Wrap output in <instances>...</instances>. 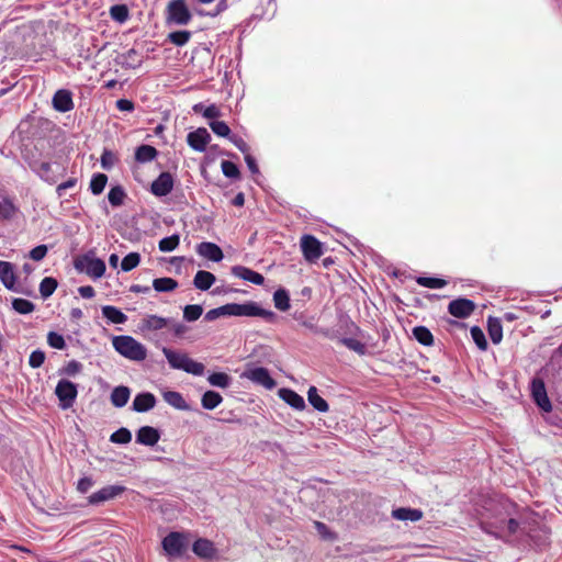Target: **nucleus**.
Instances as JSON below:
<instances>
[{
  "instance_id": "f257e3e1",
  "label": "nucleus",
  "mask_w": 562,
  "mask_h": 562,
  "mask_svg": "<svg viewBox=\"0 0 562 562\" xmlns=\"http://www.w3.org/2000/svg\"><path fill=\"white\" fill-rule=\"evenodd\" d=\"M220 316H259L265 318L267 322H273L276 319V314L272 311L261 308L256 302L251 301L244 304L228 303L210 310L205 314V319L212 322Z\"/></svg>"
},
{
  "instance_id": "f03ea898",
  "label": "nucleus",
  "mask_w": 562,
  "mask_h": 562,
  "mask_svg": "<svg viewBox=\"0 0 562 562\" xmlns=\"http://www.w3.org/2000/svg\"><path fill=\"white\" fill-rule=\"evenodd\" d=\"M161 351L172 369L183 370L193 375H202L204 373V364L194 361L187 353L178 352L167 347H162Z\"/></svg>"
},
{
  "instance_id": "7ed1b4c3",
  "label": "nucleus",
  "mask_w": 562,
  "mask_h": 562,
  "mask_svg": "<svg viewBox=\"0 0 562 562\" xmlns=\"http://www.w3.org/2000/svg\"><path fill=\"white\" fill-rule=\"evenodd\" d=\"M112 345L114 349L126 359L143 361L147 357L146 348L132 336H115L112 340Z\"/></svg>"
},
{
  "instance_id": "20e7f679",
  "label": "nucleus",
  "mask_w": 562,
  "mask_h": 562,
  "mask_svg": "<svg viewBox=\"0 0 562 562\" xmlns=\"http://www.w3.org/2000/svg\"><path fill=\"white\" fill-rule=\"evenodd\" d=\"M74 267L79 272H86L93 279L101 278L105 272V263L102 259L95 258L92 252L77 257L74 260Z\"/></svg>"
},
{
  "instance_id": "39448f33",
  "label": "nucleus",
  "mask_w": 562,
  "mask_h": 562,
  "mask_svg": "<svg viewBox=\"0 0 562 562\" xmlns=\"http://www.w3.org/2000/svg\"><path fill=\"white\" fill-rule=\"evenodd\" d=\"M192 20L190 12L184 0H171L166 8L167 23L176 25H187Z\"/></svg>"
},
{
  "instance_id": "423d86ee",
  "label": "nucleus",
  "mask_w": 562,
  "mask_h": 562,
  "mask_svg": "<svg viewBox=\"0 0 562 562\" xmlns=\"http://www.w3.org/2000/svg\"><path fill=\"white\" fill-rule=\"evenodd\" d=\"M301 249L306 261L315 262L323 255L322 243L313 235H303Z\"/></svg>"
},
{
  "instance_id": "0eeeda50",
  "label": "nucleus",
  "mask_w": 562,
  "mask_h": 562,
  "mask_svg": "<svg viewBox=\"0 0 562 562\" xmlns=\"http://www.w3.org/2000/svg\"><path fill=\"white\" fill-rule=\"evenodd\" d=\"M55 394L57 395L60 406L63 408H69L72 406L78 391L75 383L68 381V380H60L55 389Z\"/></svg>"
},
{
  "instance_id": "6e6552de",
  "label": "nucleus",
  "mask_w": 562,
  "mask_h": 562,
  "mask_svg": "<svg viewBox=\"0 0 562 562\" xmlns=\"http://www.w3.org/2000/svg\"><path fill=\"white\" fill-rule=\"evenodd\" d=\"M531 395L535 403L546 413L552 411V404L548 397L546 384L542 379L535 378L531 381Z\"/></svg>"
},
{
  "instance_id": "1a4fd4ad",
  "label": "nucleus",
  "mask_w": 562,
  "mask_h": 562,
  "mask_svg": "<svg viewBox=\"0 0 562 562\" xmlns=\"http://www.w3.org/2000/svg\"><path fill=\"white\" fill-rule=\"evenodd\" d=\"M162 548L170 557H180L184 549V537L180 532H170L162 540Z\"/></svg>"
},
{
  "instance_id": "9d476101",
  "label": "nucleus",
  "mask_w": 562,
  "mask_h": 562,
  "mask_svg": "<svg viewBox=\"0 0 562 562\" xmlns=\"http://www.w3.org/2000/svg\"><path fill=\"white\" fill-rule=\"evenodd\" d=\"M475 303L465 297L452 300L448 305V312L457 318H467L475 311Z\"/></svg>"
},
{
  "instance_id": "9b49d317",
  "label": "nucleus",
  "mask_w": 562,
  "mask_h": 562,
  "mask_svg": "<svg viewBox=\"0 0 562 562\" xmlns=\"http://www.w3.org/2000/svg\"><path fill=\"white\" fill-rule=\"evenodd\" d=\"M125 491L124 486L121 485H108L99 490L98 492L91 494L88 497V502L91 505H99L106 501L113 499L116 496L121 495Z\"/></svg>"
},
{
  "instance_id": "f8f14e48",
  "label": "nucleus",
  "mask_w": 562,
  "mask_h": 562,
  "mask_svg": "<svg viewBox=\"0 0 562 562\" xmlns=\"http://www.w3.org/2000/svg\"><path fill=\"white\" fill-rule=\"evenodd\" d=\"M243 376L250 381L265 386L268 390H272L276 386V381L271 378L268 369L259 367L246 371Z\"/></svg>"
},
{
  "instance_id": "ddd939ff",
  "label": "nucleus",
  "mask_w": 562,
  "mask_h": 562,
  "mask_svg": "<svg viewBox=\"0 0 562 562\" xmlns=\"http://www.w3.org/2000/svg\"><path fill=\"white\" fill-rule=\"evenodd\" d=\"M211 139V136L206 128L200 127L193 132H190L187 136L188 145L196 150V151H204L206 149V146Z\"/></svg>"
},
{
  "instance_id": "4468645a",
  "label": "nucleus",
  "mask_w": 562,
  "mask_h": 562,
  "mask_svg": "<svg viewBox=\"0 0 562 562\" xmlns=\"http://www.w3.org/2000/svg\"><path fill=\"white\" fill-rule=\"evenodd\" d=\"M173 189V178L169 172H161L151 183V193L156 196H165Z\"/></svg>"
},
{
  "instance_id": "2eb2a0df",
  "label": "nucleus",
  "mask_w": 562,
  "mask_h": 562,
  "mask_svg": "<svg viewBox=\"0 0 562 562\" xmlns=\"http://www.w3.org/2000/svg\"><path fill=\"white\" fill-rule=\"evenodd\" d=\"M53 106L59 112H69L74 109L72 94L69 90L60 89L53 97Z\"/></svg>"
},
{
  "instance_id": "dca6fc26",
  "label": "nucleus",
  "mask_w": 562,
  "mask_h": 562,
  "mask_svg": "<svg viewBox=\"0 0 562 562\" xmlns=\"http://www.w3.org/2000/svg\"><path fill=\"white\" fill-rule=\"evenodd\" d=\"M196 252L209 260L218 262L224 255L220 246L211 241H202L196 246Z\"/></svg>"
},
{
  "instance_id": "f3484780",
  "label": "nucleus",
  "mask_w": 562,
  "mask_h": 562,
  "mask_svg": "<svg viewBox=\"0 0 562 562\" xmlns=\"http://www.w3.org/2000/svg\"><path fill=\"white\" fill-rule=\"evenodd\" d=\"M0 281L8 290L16 291V276L14 273V267L11 262L0 260Z\"/></svg>"
},
{
  "instance_id": "a211bd4d",
  "label": "nucleus",
  "mask_w": 562,
  "mask_h": 562,
  "mask_svg": "<svg viewBox=\"0 0 562 562\" xmlns=\"http://www.w3.org/2000/svg\"><path fill=\"white\" fill-rule=\"evenodd\" d=\"M232 273L243 280L249 281L256 285H261L265 282V278L261 273L256 272L244 266H234Z\"/></svg>"
},
{
  "instance_id": "6ab92c4d",
  "label": "nucleus",
  "mask_w": 562,
  "mask_h": 562,
  "mask_svg": "<svg viewBox=\"0 0 562 562\" xmlns=\"http://www.w3.org/2000/svg\"><path fill=\"white\" fill-rule=\"evenodd\" d=\"M192 551L194 552V554L202 559H212L216 554L214 543L205 538H200L195 540L192 546Z\"/></svg>"
},
{
  "instance_id": "aec40b11",
  "label": "nucleus",
  "mask_w": 562,
  "mask_h": 562,
  "mask_svg": "<svg viewBox=\"0 0 562 562\" xmlns=\"http://www.w3.org/2000/svg\"><path fill=\"white\" fill-rule=\"evenodd\" d=\"M278 395L294 409L303 411L305 408L304 398L291 389L282 387L278 391Z\"/></svg>"
},
{
  "instance_id": "412c9836",
  "label": "nucleus",
  "mask_w": 562,
  "mask_h": 562,
  "mask_svg": "<svg viewBox=\"0 0 562 562\" xmlns=\"http://www.w3.org/2000/svg\"><path fill=\"white\" fill-rule=\"evenodd\" d=\"M156 405V397L153 393H138L133 401V409L138 413L148 412Z\"/></svg>"
},
{
  "instance_id": "4be33fe9",
  "label": "nucleus",
  "mask_w": 562,
  "mask_h": 562,
  "mask_svg": "<svg viewBox=\"0 0 562 562\" xmlns=\"http://www.w3.org/2000/svg\"><path fill=\"white\" fill-rule=\"evenodd\" d=\"M160 438L159 431L151 426H143L136 434V441L145 446H154Z\"/></svg>"
},
{
  "instance_id": "5701e85b",
  "label": "nucleus",
  "mask_w": 562,
  "mask_h": 562,
  "mask_svg": "<svg viewBox=\"0 0 562 562\" xmlns=\"http://www.w3.org/2000/svg\"><path fill=\"white\" fill-rule=\"evenodd\" d=\"M392 517L396 520L418 521L423 518V512L417 508L400 507L392 510Z\"/></svg>"
},
{
  "instance_id": "b1692460",
  "label": "nucleus",
  "mask_w": 562,
  "mask_h": 562,
  "mask_svg": "<svg viewBox=\"0 0 562 562\" xmlns=\"http://www.w3.org/2000/svg\"><path fill=\"white\" fill-rule=\"evenodd\" d=\"M216 278L212 272L199 270L193 279V284L201 291L209 290L215 282Z\"/></svg>"
},
{
  "instance_id": "393cba45",
  "label": "nucleus",
  "mask_w": 562,
  "mask_h": 562,
  "mask_svg": "<svg viewBox=\"0 0 562 562\" xmlns=\"http://www.w3.org/2000/svg\"><path fill=\"white\" fill-rule=\"evenodd\" d=\"M308 403L318 412L326 413L329 411L328 403L318 394L316 386H310L307 391Z\"/></svg>"
},
{
  "instance_id": "a878e982",
  "label": "nucleus",
  "mask_w": 562,
  "mask_h": 562,
  "mask_svg": "<svg viewBox=\"0 0 562 562\" xmlns=\"http://www.w3.org/2000/svg\"><path fill=\"white\" fill-rule=\"evenodd\" d=\"M168 324V318L157 315H148L142 319V328L146 330H159L167 327Z\"/></svg>"
},
{
  "instance_id": "bb28decb",
  "label": "nucleus",
  "mask_w": 562,
  "mask_h": 562,
  "mask_svg": "<svg viewBox=\"0 0 562 562\" xmlns=\"http://www.w3.org/2000/svg\"><path fill=\"white\" fill-rule=\"evenodd\" d=\"M487 331L493 344L497 345L503 339V326L498 318L488 317Z\"/></svg>"
},
{
  "instance_id": "cd10ccee",
  "label": "nucleus",
  "mask_w": 562,
  "mask_h": 562,
  "mask_svg": "<svg viewBox=\"0 0 562 562\" xmlns=\"http://www.w3.org/2000/svg\"><path fill=\"white\" fill-rule=\"evenodd\" d=\"M102 315L113 324H124L127 321V316L121 310L112 305L103 306Z\"/></svg>"
},
{
  "instance_id": "c85d7f7f",
  "label": "nucleus",
  "mask_w": 562,
  "mask_h": 562,
  "mask_svg": "<svg viewBox=\"0 0 562 562\" xmlns=\"http://www.w3.org/2000/svg\"><path fill=\"white\" fill-rule=\"evenodd\" d=\"M131 392L127 386H116L111 393V403L115 407H123L130 398Z\"/></svg>"
},
{
  "instance_id": "c756f323",
  "label": "nucleus",
  "mask_w": 562,
  "mask_h": 562,
  "mask_svg": "<svg viewBox=\"0 0 562 562\" xmlns=\"http://www.w3.org/2000/svg\"><path fill=\"white\" fill-rule=\"evenodd\" d=\"M223 402V397L218 392L206 391L201 397V405L204 409L212 411Z\"/></svg>"
},
{
  "instance_id": "7c9ffc66",
  "label": "nucleus",
  "mask_w": 562,
  "mask_h": 562,
  "mask_svg": "<svg viewBox=\"0 0 562 562\" xmlns=\"http://www.w3.org/2000/svg\"><path fill=\"white\" fill-rule=\"evenodd\" d=\"M158 155L157 149L150 145H140L135 150V159L138 162H149Z\"/></svg>"
},
{
  "instance_id": "2f4dec72",
  "label": "nucleus",
  "mask_w": 562,
  "mask_h": 562,
  "mask_svg": "<svg viewBox=\"0 0 562 562\" xmlns=\"http://www.w3.org/2000/svg\"><path fill=\"white\" fill-rule=\"evenodd\" d=\"M19 212L18 206L9 198H3L0 201V221H9L13 218Z\"/></svg>"
},
{
  "instance_id": "473e14b6",
  "label": "nucleus",
  "mask_w": 562,
  "mask_h": 562,
  "mask_svg": "<svg viewBox=\"0 0 562 562\" xmlns=\"http://www.w3.org/2000/svg\"><path fill=\"white\" fill-rule=\"evenodd\" d=\"M153 288L157 292H171L178 288V282L169 277L157 278L153 281Z\"/></svg>"
},
{
  "instance_id": "72a5a7b5",
  "label": "nucleus",
  "mask_w": 562,
  "mask_h": 562,
  "mask_svg": "<svg viewBox=\"0 0 562 562\" xmlns=\"http://www.w3.org/2000/svg\"><path fill=\"white\" fill-rule=\"evenodd\" d=\"M273 303L276 308L281 312H286L290 310V295L286 290L279 289L273 293Z\"/></svg>"
},
{
  "instance_id": "f704fd0d",
  "label": "nucleus",
  "mask_w": 562,
  "mask_h": 562,
  "mask_svg": "<svg viewBox=\"0 0 562 562\" xmlns=\"http://www.w3.org/2000/svg\"><path fill=\"white\" fill-rule=\"evenodd\" d=\"M413 336L423 346H431L434 344V335L425 326H416L413 329Z\"/></svg>"
},
{
  "instance_id": "c9c22d12",
  "label": "nucleus",
  "mask_w": 562,
  "mask_h": 562,
  "mask_svg": "<svg viewBox=\"0 0 562 562\" xmlns=\"http://www.w3.org/2000/svg\"><path fill=\"white\" fill-rule=\"evenodd\" d=\"M122 58L123 66L133 69L139 67L143 61L142 55L134 48H131L123 54Z\"/></svg>"
},
{
  "instance_id": "e433bc0d",
  "label": "nucleus",
  "mask_w": 562,
  "mask_h": 562,
  "mask_svg": "<svg viewBox=\"0 0 562 562\" xmlns=\"http://www.w3.org/2000/svg\"><path fill=\"white\" fill-rule=\"evenodd\" d=\"M165 401L177 409H187L188 404L183 396L176 391H168L164 394Z\"/></svg>"
},
{
  "instance_id": "4c0bfd02",
  "label": "nucleus",
  "mask_w": 562,
  "mask_h": 562,
  "mask_svg": "<svg viewBox=\"0 0 562 562\" xmlns=\"http://www.w3.org/2000/svg\"><path fill=\"white\" fill-rule=\"evenodd\" d=\"M192 33L187 30L175 31L168 34L167 38L176 46H184L191 40Z\"/></svg>"
},
{
  "instance_id": "58836bf2",
  "label": "nucleus",
  "mask_w": 562,
  "mask_h": 562,
  "mask_svg": "<svg viewBox=\"0 0 562 562\" xmlns=\"http://www.w3.org/2000/svg\"><path fill=\"white\" fill-rule=\"evenodd\" d=\"M207 381L213 386L225 389L229 386L232 378L225 372H214L207 376Z\"/></svg>"
},
{
  "instance_id": "ea45409f",
  "label": "nucleus",
  "mask_w": 562,
  "mask_h": 562,
  "mask_svg": "<svg viewBox=\"0 0 562 562\" xmlns=\"http://www.w3.org/2000/svg\"><path fill=\"white\" fill-rule=\"evenodd\" d=\"M57 280L52 277H45L40 283V293L43 299L49 297L57 289Z\"/></svg>"
},
{
  "instance_id": "a19ab883",
  "label": "nucleus",
  "mask_w": 562,
  "mask_h": 562,
  "mask_svg": "<svg viewBox=\"0 0 562 562\" xmlns=\"http://www.w3.org/2000/svg\"><path fill=\"white\" fill-rule=\"evenodd\" d=\"M108 182V176L104 173H97L90 181V190L94 195H99L103 192Z\"/></svg>"
},
{
  "instance_id": "79ce46f5",
  "label": "nucleus",
  "mask_w": 562,
  "mask_h": 562,
  "mask_svg": "<svg viewBox=\"0 0 562 562\" xmlns=\"http://www.w3.org/2000/svg\"><path fill=\"white\" fill-rule=\"evenodd\" d=\"M12 308L19 314H30L34 312L35 305L26 299H13Z\"/></svg>"
},
{
  "instance_id": "37998d69",
  "label": "nucleus",
  "mask_w": 562,
  "mask_h": 562,
  "mask_svg": "<svg viewBox=\"0 0 562 562\" xmlns=\"http://www.w3.org/2000/svg\"><path fill=\"white\" fill-rule=\"evenodd\" d=\"M416 282L418 285L429 289H441L447 285V281L445 279L432 277H418Z\"/></svg>"
},
{
  "instance_id": "c03bdc74",
  "label": "nucleus",
  "mask_w": 562,
  "mask_h": 562,
  "mask_svg": "<svg viewBox=\"0 0 562 562\" xmlns=\"http://www.w3.org/2000/svg\"><path fill=\"white\" fill-rule=\"evenodd\" d=\"M180 243V237L178 234H173L171 236L165 237L159 240L158 248L162 252H169L175 250Z\"/></svg>"
},
{
  "instance_id": "a18cd8bd",
  "label": "nucleus",
  "mask_w": 562,
  "mask_h": 562,
  "mask_svg": "<svg viewBox=\"0 0 562 562\" xmlns=\"http://www.w3.org/2000/svg\"><path fill=\"white\" fill-rule=\"evenodd\" d=\"M125 196H126V194H125L123 188L120 186L113 187L108 193V199L112 206L122 205Z\"/></svg>"
},
{
  "instance_id": "49530a36",
  "label": "nucleus",
  "mask_w": 562,
  "mask_h": 562,
  "mask_svg": "<svg viewBox=\"0 0 562 562\" xmlns=\"http://www.w3.org/2000/svg\"><path fill=\"white\" fill-rule=\"evenodd\" d=\"M140 262V255L138 252H130L127 254L122 262H121V269L125 272H128L133 269H135Z\"/></svg>"
},
{
  "instance_id": "de8ad7c7",
  "label": "nucleus",
  "mask_w": 562,
  "mask_h": 562,
  "mask_svg": "<svg viewBox=\"0 0 562 562\" xmlns=\"http://www.w3.org/2000/svg\"><path fill=\"white\" fill-rule=\"evenodd\" d=\"M111 18L120 23L125 22L128 19V9L125 4H115L110 9Z\"/></svg>"
},
{
  "instance_id": "09e8293b",
  "label": "nucleus",
  "mask_w": 562,
  "mask_h": 562,
  "mask_svg": "<svg viewBox=\"0 0 562 562\" xmlns=\"http://www.w3.org/2000/svg\"><path fill=\"white\" fill-rule=\"evenodd\" d=\"M471 337L480 350H487V340L483 330L479 326H473L471 328Z\"/></svg>"
},
{
  "instance_id": "8fccbe9b",
  "label": "nucleus",
  "mask_w": 562,
  "mask_h": 562,
  "mask_svg": "<svg viewBox=\"0 0 562 562\" xmlns=\"http://www.w3.org/2000/svg\"><path fill=\"white\" fill-rule=\"evenodd\" d=\"M202 313H203V308L201 305H198V304L187 305L183 308V318L187 322H194L200 318Z\"/></svg>"
},
{
  "instance_id": "3c124183",
  "label": "nucleus",
  "mask_w": 562,
  "mask_h": 562,
  "mask_svg": "<svg viewBox=\"0 0 562 562\" xmlns=\"http://www.w3.org/2000/svg\"><path fill=\"white\" fill-rule=\"evenodd\" d=\"M221 168L225 177L231 179H239L240 171L236 164H234L233 161L223 160L221 164Z\"/></svg>"
},
{
  "instance_id": "603ef678",
  "label": "nucleus",
  "mask_w": 562,
  "mask_h": 562,
  "mask_svg": "<svg viewBox=\"0 0 562 562\" xmlns=\"http://www.w3.org/2000/svg\"><path fill=\"white\" fill-rule=\"evenodd\" d=\"M210 127L217 136L231 137V128L224 121H212Z\"/></svg>"
},
{
  "instance_id": "864d4df0",
  "label": "nucleus",
  "mask_w": 562,
  "mask_h": 562,
  "mask_svg": "<svg viewBox=\"0 0 562 562\" xmlns=\"http://www.w3.org/2000/svg\"><path fill=\"white\" fill-rule=\"evenodd\" d=\"M110 440L115 443H128L132 440V434L127 428H120L111 435Z\"/></svg>"
},
{
  "instance_id": "5fc2aeb1",
  "label": "nucleus",
  "mask_w": 562,
  "mask_h": 562,
  "mask_svg": "<svg viewBox=\"0 0 562 562\" xmlns=\"http://www.w3.org/2000/svg\"><path fill=\"white\" fill-rule=\"evenodd\" d=\"M47 344L55 349L63 350L66 348V341L64 337L56 333V331H49L47 334Z\"/></svg>"
},
{
  "instance_id": "6e6d98bb",
  "label": "nucleus",
  "mask_w": 562,
  "mask_h": 562,
  "mask_svg": "<svg viewBox=\"0 0 562 562\" xmlns=\"http://www.w3.org/2000/svg\"><path fill=\"white\" fill-rule=\"evenodd\" d=\"M341 344L348 349L356 351L359 355H364L366 346L360 340L355 338H342Z\"/></svg>"
},
{
  "instance_id": "4d7b16f0",
  "label": "nucleus",
  "mask_w": 562,
  "mask_h": 562,
  "mask_svg": "<svg viewBox=\"0 0 562 562\" xmlns=\"http://www.w3.org/2000/svg\"><path fill=\"white\" fill-rule=\"evenodd\" d=\"M45 352L37 349V350H34L31 352L30 355V358H29V364L31 368L33 369H37L40 367H42V364L44 363L45 361Z\"/></svg>"
},
{
  "instance_id": "13d9d810",
  "label": "nucleus",
  "mask_w": 562,
  "mask_h": 562,
  "mask_svg": "<svg viewBox=\"0 0 562 562\" xmlns=\"http://www.w3.org/2000/svg\"><path fill=\"white\" fill-rule=\"evenodd\" d=\"M116 162V156L113 151L104 149L101 155V166L103 169L110 170Z\"/></svg>"
},
{
  "instance_id": "bf43d9fd",
  "label": "nucleus",
  "mask_w": 562,
  "mask_h": 562,
  "mask_svg": "<svg viewBox=\"0 0 562 562\" xmlns=\"http://www.w3.org/2000/svg\"><path fill=\"white\" fill-rule=\"evenodd\" d=\"M50 169H52V166L49 162H46V161H43L38 165V167L36 168V171L38 172V175L41 176L42 179H44L45 181L47 182H50V183H55L56 180L54 179V177H50Z\"/></svg>"
},
{
  "instance_id": "052dcab7",
  "label": "nucleus",
  "mask_w": 562,
  "mask_h": 562,
  "mask_svg": "<svg viewBox=\"0 0 562 562\" xmlns=\"http://www.w3.org/2000/svg\"><path fill=\"white\" fill-rule=\"evenodd\" d=\"M315 529L322 536L323 539L334 540L335 533L322 521H314Z\"/></svg>"
},
{
  "instance_id": "680f3d73",
  "label": "nucleus",
  "mask_w": 562,
  "mask_h": 562,
  "mask_svg": "<svg viewBox=\"0 0 562 562\" xmlns=\"http://www.w3.org/2000/svg\"><path fill=\"white\" fill-rule=\"evenodd\" d=\"M48 249L46 245H38L30 251V258L34 261H41L47 254Z\"/></svg>"
},
{
  "instance_id": "e2e57ef3",
  "label": "nucleus",
  "mask_w": 562,
  "mask_h": 562,
  "mask_svg": "<svg viewBox=\"0 0 562 562\" xmlns=\"http://www.w3.org/2000/svg\"><path fill=\"white\" fill-rule=\"evenodd\" d=\"M229 140L246 156L249 154L250 147L248 144L243 139V137L234 134L229 137Z\"/></svg>"
},
{
  "instance_id": "0e129e2a",
  "label": "nucleus",
  "mask_w": 562,
  "mask_h": 562,
  "mask_svg": "<svg viewBox=\"0 0 562 562\" xmlns=\"http://www.w3.org/2000/svg\"><path fill=\"white\" fill-rule=\"evenodd\" d=\"M82 369V364L80 362H78L77 360H71L69 361L65 368H64V372L67 374V375H76L77 373H79Z\"/></svg>"
},
{
  "instance_id": "69168bd1",
  "label": "nucleus",
  "mask_w": 562,
  "mask_h": 562,
  "mask_svg": "<svg viewBox=\"0 0 562 562\" xmlns=\"http://www.w3.org/2000/svg\"><path fill=\"white\" fill-rule=\"evenodd\" d=\"M93 486V481L90 477H82L77 484V490L80 493H87Z\"/></svg>"
},
{
  "instance_id": "338daca9",
  "label": "nucleus",
  "mask_w": 562,
  "mask_h": 562,
  "mask_svg": "<svg viewBox=\"0 0 562 562\" xmlns=\"http://www.w3.org/2000/svg\"><path fill=\"white\" fill-rule=\"evenodd\" d=\"M220 115V109L215 104H211L203 110V116L206 119H216Z\"/></svg>"
},
{
  "instance_id": "774afa93",
  "label": "nucleus",
  "mask_w": 562,
  "mask_h": 562,
  "mask_svg": "<svg viewBox=\"0 0 562 562\" xmlns=\"http://www.w3.org/2000/svg\"><path fill=\"white\" fill-rule=\"evenodd\" d=\"M116 108L120 110V111H127V112H131L134 110L135 105L134 103L131 101V100H127V99H119L116 101Z\"/></svg>"
}]
</instances>
